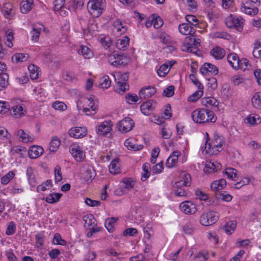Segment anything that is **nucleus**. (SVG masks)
Listing matches in <instances>:
<instances>
[{
  "label": "nucleus",
  "mask_w": 261,
  "mask_h": 261,
  "mask_svg": "<svg viewBox=\"0 0 261 261\" xmlns=\"http://www.w3.org/2000/svg\"><path fill=\"white\" fill-rule=\"evenodd\" d=\"M41 28H33L31 32L32 40L34 41H37L40 34Z\"/></svg>",
  "instance_id": "nucleus-50"
},
{
  "label": "nucleus",
  "mask_w": 261,
  "mask_h": 261,
  "mask_svg": "<svg viewBox=\"0 0 261 261\" xmlns=\"http://www.w3.org/2000/svg\"><path fill=\"white\" fill-rule=\"evenodd\" d=\"M83 5V0H72L69 6L72 7L73 9H81Z\"/></svg>",
  "instance_id": "nucleus-58"
},
{
  "label": "nucleus",
  "mask_w": 261,
  "mask_h": 261,
  "mask_svg": "<svg viewBox=\"0 0 261 261\" xmlns=\"http://www.w3.org/2000/svg\"><path fill=\"white\" fill-rule=\"evenodd\" d=\"M186 19L189 25H192L195 27L198 25V20L194 15H187L186 16Z\"/></svg>",
  "instance_id": "nucleus-51"
},
{
  "label": "nucleus",
  "mask_w": 261,
  "mask_h": 261,
  "mask_svg": "<svg viewBox=\"0 0 261 261\" xmlns=\"http://www.w3.org/2000/svg\"><path fill=\"white\" fill-rule=\"evenodd\" d=\"M252 54L254 57L256 58H259L261 57V45L260 43L257 45L255 46L252 51Z\"/></svg>",
  "instance_id": "nucleus-64"
},
{
  "label": "nucleus",
  "mask_w": 261,
  "mask_h": 261,
  "mask_svg": "<svg viewBox=\"0 0 261 261\" xmlns=\"http://www.w3.org/2000/svg\"><path fill=\"white\" fill-rule=\"evenodd\" d=\"M244 20L239 17H233L230 15L225 19V24L229 28H234L238 31H241L243 28Z\"/></svg>",
  "instance_id": "nucleus-6"
},
{
  "label": "nucleus",
  "mask_w": 261,
  "mask_h": 261,
  "mask_svg": "<svg viewBox=\"0 0 261 261\" xmlns=\"http://www.w3.org/2000/svg\"><path fill=\"white\" fill-rule=\"evenodd\" d=\"M226 186V181L225 179L222 178L216 181H213L211 184V188L212 190L216 191L217 192L221 191Z\"/></svg>",
  "instance_id": "nucleus-22"
},
{
  "label": "nucleus",
  "mask_w": 261,
  "mask_h": 261,
  "mask_svg": "<svg viewBox=\"0 0 261 261\" xmlns=\"http://www.w3.org/2000/svg\"><path fill=\"white\" fill-rule=\"evenodd\" d=\"M122 182L124 184V188L128 190L133 189L135 182L131 178H125L122 179Z\"/></svg>",
  "instance_id": "nucleus-49"
},
{
  "label": "nucleus",
  "mask_w": 261,
  "mask_h": 261,
  "mask_svg": "<svg viewBox=\"0 0 261 261\" xmlns=\"http://www.w3.org/2000/svg\"><path fill=\"white\" fill-rule=\"evenodd\" d=\"M208 140L209 138H207L205 141V149L206 148H207L208 150H211L212 149V153L214 154H217L222 150L223 142L220 137L217 135H215L212 143H208Z\"/></svg>",
  "instance_id": "nucleus-5"
},
{
  "label": "nucleus",
  "mask_w": 261,
  "mask_h": 261,
  "mask_svg": "<svg viewBox=\"0 0 261 261\" xmlns=\"http://www.w3.org/2000/svg\"><path fill=\"white\" fill-rule=\"evenodd\" d=\"M219 216L217 213L214 211H210L203 213L199 219L200 223L203 226L212 225L218 220Z\"/></svg>",
  "instance_id": "nucleus-3"
},
{
  "label": "nucleus",
  "mask_w": 261,
  "mask_h": 261,
  "mask_svg": "<svg viewBox=\"0 0 261 261\" xmlns=\"http://www.w3.org/2000/svg\"><path fill=\"white\" fill-rule=\"evenodd\" d=\"M180 155V151L178 150L173 151L172 154L167 160L166 163V166L169 168L173 167L177 162L178 156Z\"/></svg>",
  "instance_id": "nucleus-16"
},
{
  "label": "nucleus",
  "mask_w": 261,
  "mask_h": 261,
  "mask_svg": "<svg viewBox=\"0 0 261 261\" xmlns=\"http://www.w3.org/2000/svg\"><path fill=\"white\" fill-rule=\"evenodd\" d=\"M150 168V165L148 163H144L142 166V170L144 173L141 176V180L142 181L146 180L150 176V171L149 169Z\"/></svg>",
  "instance_id": "nucleus-39"
},
{
  "label": "nucleus",
  "mask_w": 261,
  "mask_h": 261,
  "mask_svg": "<svg viewBox=\"0 0 261 261\" xmlns=\"http://www.w3.org/2000/svg\"><path fill=\"white\" fill-rule=\"evenodd\" d=\"M156 93V89L152 86H148L142 88L139 92V97L142 99H146Z\"/></svg>",
  "instance_id": "nucleus-13"
},
{
  "label": "nucleus",
  "mask_w": 261,
  "mask_h": 261,
  "mask_svg": "<svg viewBox=\"0 0 261 261\" xmlns=\"http://www.w3.org/2000/svg\"><path fill=\"white\" fill-rule=\"evenodd\" d=\"M83 219L85 221V227L94 226L96 225V220L91 214L84 216Z\"/></svg>",
  "instance_id": "nucleus-26"
},
{
  "label": "nucleus",
  "mask_w": 261,
  "mask_h": 261,
  "mask_svg": "<svg viewBox=\"0 0 261 261\" xmlns=\"http://www.w3.org/2000/svg\"><path fill=\"white\" fill-rule=\"evenodd\" d=\"M17 136L19 137L20 141L24 143L32 142L33 140V138L22 129H19L17 131Z\"/></svg>",
  "instance_id": "nucleus-28"
},
{
  "label": "nucleus",
  "mask_w": 261,
  "mask_h": 261,
  "mask_svg": "<svg viewBox=\"0 0 261 261\" xmlns=\"http://www.w3.org/2000/svg\"><path fill=\"white\" fill-rule=\"evenodd\" d=\"M26 110L20 105L14 106L11 110V115L16 118H19L24 116Z\"/></svg>",
  "instance_id": "nucleus-19"
},
{
  "label": "nucleus",
  "mask_w": 261,
  "mask_h": 261,
  "mask_svg": "<svg viewBox=\"0 0 261 261\" xmlns=\"http://www.w3.org/2000/svg\"><path fill=\"white\" fill-rule=\"evenodd\" d=\"M183 180H180L175 183V186L177 188L184 186L189 187L191 185V176L189 174L185 173L183 177Z\"/></svg>",
  "instance_id": "nucleus-27"
},
{
  "label": "nucleus",
  "mask_w": 261,
  "mask_h": 261,
  "mask_svg": "<svg viewBox=\"0 0 261 261\" xmlns=\"http://www.w3.org/2000/svg\"><path fill=\"white\" fill-rule=\"evenodd\" d=\"M174 86L170 85L168 86L164 90V95L168 97L172 96L174 94Z\"/></svg>",
  "instance_id": "nucleus-60"
},
{
  "label": "nucleus",
  "mask_w": 261,
  "mask_h": 261,
  "mask_svg": "<svg viewBox=\"0 0 261 261\" xmlns=\"http://www.w3.org/2000/svg\"><path fill=\"white\" fill-rule=\"evenodd\" d=\"M117 218L112 217L108 218L105 222V227L109 232H113L114 228V225L117 220Z\"/></svg>",
  "instance_id": "nucleus-36"
},
{
  "label": "nucleus",
  "mask_w": 261,
  "mask_h": 261,
  "mask_svg": "<svg viewBox=\"0 0 261 261\" xmlns=\"http://www.w3.org/2000/svg\"><path fill=\"white\" fill-rule=\"evenodd\" d=\"M200 73L204 75H206L211 73L214 75H217L218 72V68L215 65L209 63H205L200 68Z\"/></svg>",
  "instance_id": "nucleus-11"
},
{
  "label": "nucleus",
  "mask_w": 261,
  "mask_h": 261,
  "mask_svg": "<svg viewBox=\"0 0 261 261\" xmlns=\"http://www.w3.org/2000/svg\"><path fill=\"white\" fill-rule=\"evenodd\" d=\"M90 104H91L89 108H84L83 110V112L85 113L86 115L89 116L94 115L95 113L96 106L93 103L90 102Z\"/></svg>",
  "instance_id": "nucleus-53"
},
{
  "label": "nucleus",
  "mask_w": 261,
  "mask_h": 261,
  "mask_svg": "<svg viewBox=\"0 0 261 261\" xmlns=\"http://www.w3.org/2000/svg\"><path fill=\"white\" fill-rule=\"evenodd\" d=\"M245 119L246 122L251 125L257 124L261 122V119L260 117H258L256 118L254 116L251 115H249Z\"/></svg>",
  "instance_id": "nucleus-47"
},
{
  "label": "nucleus",
  "mask_w": 261,
  "mask_h": 261,
  "mask_svg": "<svg viewBox=\"0 0 261 261\" xmlns=\"http://www.w3.org/2000/svg\"><path fill=\"white\" fill-rule=\"evenodd\" d=\"M134 125L135 122L133 119L129 117H125L119 121L118 127L120 132L125 133L132 130Z\"/></svg>",
  "instance_id": "nucleus-8"
},
{
  "label": "nucleus",
  "mask_w": 261,
  "mask_h": 261,
  "mask_svg": "<svg viewBox=\"0 0 261 261\" xmlns=\"http://www.w3.org/2000/svg\"><path fill=\"white\" fill-rule=\"evenodd\" d=\"M190 78L191 80L192 81L193 84L198 87L199 89H203V86L201 84V83L198 81V80L197 79L196 76L194 74H191L190 75Z\"/></svg>",
  "instance_id": "nucleus-62"
},
{
  "label": "nucleus",
  "mask_w": 261,
  "mask_h": 261,
  "mask_svg": "<svg viewBox=\"0 0 261 261\" xmlns=\"http://www.w3.org/2000/svg\"><path fill=\"white\" fill-rule=\"evenodd\" d=\"M203 94V92L202 89H198V90L195 91L188 97V100L189 101L195 102L200 98L202 96Z\"/></svg>",
  "instance_id": "nucleus-41"
},
{
  "label": "nucleus",
  "mask_w": 261,
  "mask_h": 261,
  "mask_svg": "<svg viewBox=\"0 0 261 261\" xmlns=\"http://www.w3.org/2000/svg\"><path fill=\"white\" fill-rule=\"evenodd\" d=\"M170 68L168 64H164L160 66L157 73L160 76H165L168 73Z\"/></svg>",
  "instance_id": "nucleus-45"
},
{
  "label": "nucleus",
  "mask_w": 261,
  "mask_h": 261,
  "mask_svg": "<svg viewBox=\"0 0 261 261\" xmlns=\"http://www.w3.org/2000/svg\"><path fill=\"white\" fill-rule=\"evenodd\" d=\"M52 107L56 110L64 111L67 108V106L63 102L56 101L52 104Z\"/></svg>",
  "instance_id": "nucleus-55"
},
{
  "label": "nucleus",
  "mask_w": 261,
  "mask_h": 261,
  "mask_svg": "<svg viewBox=\"0 0 261 261\" xmlns=\"http://www.w3.org/2000/svg\"><path fill=\"white\" fill-rule=\"evenodd\" d=\"M70 152L77 162L82 161L85 157L84 152L77 143H72L69 147Z\"/></svg>",
  "instance_id": "nucleus-7"
},
{
  "label": "nucleus",
  "mask_w": 261,
  "mask_h": 261,
  "mask_svg": "<svg viewBox=\"0 0 261 261\" xmlns=\"http://www.w3.org/2000/svg\"><path fill=\"white\" fill-rule=\"evenodd\" d=\"M179 208L181 212L186 215H193L197 211L196 205L190 201L181 202L179 205Z\"/></svg>",
  "instance_id": "nucleus-9"
},
{
  "label": "nucleus",
  "mask_w": 261,
  "mask_h": 261,
  "mask_svg": "<svg viewBox=\"0 0 261 261\" xmlns=\"http://www.w3.org/2000/svg\"><path fill=\"white\" fill-rule=\"evenodd\" d=\"M15 175L13 171H9L6 175L4 176L1 179V183L4 185L8 184Z\"/></svg>",
  "instance_id": "nucleus-48"
},
{
  "label": "nucleus",
  "mask_w": 261,
  "mask_h": 261,
  "mask_svg": "<svg viewBox=\"0 0 261 261\" xmlns=\"http://www.w3.org/2000/svg\"><path fill=\"white\" fill-rule=\"evenodd\" d=\"M29 55L28 54H24L22 53H16L14 54L12 57V61L13 62H23L28 60Z\"/></svg>",
  "instance_id": "nucleus-34"
},
{
  "label": "nucleus",
  "mask_w": 261,
  "mask_h": 261,
  "mask_svg": "<svg viewBox=\"0 0 261 261\" xmlns=\"http://www.w3.org/2000/svg\"><path fill=\"white\" fill-rule=\"evenodd\" d=\"M227 61L234 69L239 68V58L236 53H230L227 56Z\"/></svg>",
  "instance_id": "nucleus-18"
},
{
  "label": "nucleus",
  "mask_w": 261,
  "mask_h": 261,
  "mask_svg": "<svg viewBox=\"0 0 261 261\" xmlns=\"http://www.w3.org/2000/svg\"><path fill=\"white\" fill-rule=\"evenodd\" d=\"M163 162H161L160 163L153 166L152 168V171L153 173L159 174L162 172L163 170Z\"/></svg>",
  "instance_id": "nucleus-63"
},
{
  "label": "nucleus",
  "mask_w": 261,
  "mask_h": 261,
  "mask_svg": "<svg viewBox=\"0 0 261 261\" xmlns=\"http://www.w3.org/2000/svg\"><path fill=\"white\" fill-rule=\"evenodd\" d=\"M193 120L196 123H214L217 120V117L213 111L208 109H199L194 110L191 114Z\"/></svg>",
  "instance_id": "nucleus-1"
},
{
  "label": "nucleus",
  "mask_w": 261,
  "mask_h": 261,
  "mask_svg": "<svg viewBox=\"0 0 261 261\" xmlns=\"http://www.w3.org/2000/svg\"><path fill=\"white\" fill-rule=\"evenodd\" d=\"M87 133L86 128L82 127H72L68 131L69 135L76 139L83 138L87 135Z\"/></svg>",
  "instance_id": "nucleus-12"
},
{
  "label": "nucleus",
  "mask_w": 261,
  "mask_h": 261,
  "mask_svg": "<svg viewBox=\"0 0 261 261\" xmlns=\"http://www.w3.org/2000/svg\"><path fill=\"white\" fill-rule=\"evenodd\" d=\"M9 75L3 73L0 75V91L5 90L9 85Z\"/></svg>",
  "instance_id": "nucleus-33"
},
{
  "label": "nucleus",
  "mask_w": 261,
  "mask_h": 261,
  "mask_svg": "<svg viewBox=\"0 0 261 261\" xmlns=\"http://www.w3.org/2000/svg\"><path fill=\"white\" fill-rule=\"evenodd\" d=\"M237 224L235 221H230L225 223L223 230L228 234H231L236 229Z\"/></svg>",
  "instance_id": "nucleus-30"
},
{
  "label": "nucleus",
  "mask_w": 261,
  "mask_h": 261,
  "mask_svg": "<svg viewBox=\"0 0 261 261\" xmlns=\"http://www.w3.org/2000/svg\"><path fill=\"white\" fill-rule=\"evenodd\" d=\"M237 171L231 168H228L226 169L224 174L227 175V177L234 179L237 177Z\"/></svg>",
  "instance_id": "nucleus-46"
},
{
  "label": "nucleus",
  "mask_w": 261,
  "mask_h": 261,
  "mask_svg": "<svg viewBox=\"0 0 261 261\" xmlns=\"http://www.w3.org/2000/svg\"><path fill=\"white\" fill-rule=\"evenodd\" d=\"M216 197L217 199H221L226 202H229L231 200L232 196L227 193L225 191H218L216 193Z\"/></svg>",
  "instance_id": "nucleus-29"
},
{
  "label": "nucleus",
  "mask_w": 261,
  "mask_h": 261,
  "mask_svg": "<svg viewBox=\"0 0 261 261\" xmlns=\"http://www.w3.org/2000/svg\"><path fill=\"white\" fill-rule=\"evenodd\" d=\"M125 99H126L127 102H128L129 103H133V102H137L139 100V98L137 95H136V94L133 95V94H127L125 96Z\"/></svg>",
  "instance_id": "nucleus-61"
},
{
  "label": "nucleus",
  "mask_w": 261,
  "mask_h": 261,
  "mask_svg": "<svg viewBox=\"0 0 261 261\" xmlns=\"http://www.w3.org/2000/svg\"><path fill=\"white\" fill-rule=\"evenodd\" d=\"M249 182L250 179L248 177H244L241 180L237 182L236 184H234V188L236 189H239L243 186L249 184Z\"/></svg>",
  "instance_id": "nucleus-59"
},
{
  "label": "nucleus",
  "mask_w": 261,
  "mask_h": 261,
  "mask_svg": "<svg viewBox=\"0 0 261 261\" xmlns=\"http://www.w3.org/2000/svg\"><path fill=\"white\" fill-rule=\"evenodd\" d=\"M5 37L7 39L6 45L11 48L13 46L12 40H13V34L12 31L8 30L5 33Z\"/></svg>",
  "instance_id": "nucleus-43"
},
{
  "label": "nucleus",
  "mask_w": 261,
  "mask_h": 261,
  "mask_svg": "<svg viewBox=\"0 0 261 261\" xmlns=\"http://www.w3.org/2000/svg\"><path fill=\"white\" fill-rule=\"evenodd\" d=\"M111 84V81L108 75H105L100 79L99 85L102 88L108 89Z\"/></svg>",
  "instance_id": "nucleus-40"
},
{
  "label": "nucleus",
  "mask_w": 261,
  "mask_h": 261,
  "mask_svg": "<svg viewBox=\"0 0 261 261\" xmlns=\"http://www.w3.org/2000/svg\"><path fill=\"white\" fill-rule=\"evenodd\" d=\"M105 7V0H89L87 5L89 12L95 18L101 15Z\"/></svg>",
  "instance_id": "nucleus-2"
},
{
  "label": "nucleus",
  "mask_w": 261,
  "mask_h": 261,
  "mask_svg": "<svg viewBox=\"0 0 261 261\" xmlns=\"http://www.w3.org/2000/svg\"><path fill=\"white\" fill-rule=\"evenodd\" d=\"M194 227L192 223L189 222L183 226L182 230L187 234H191L193 233Z\"/></svg>",
  "instance_id": "nucleus-56"
},
{
  "label": "nucleus",
  "mask_w": 261,
  "mask_h": 261,
  "mask_svg": "<svg viewBox=\"0 0 261 261\" xmlns=\"http://www.w3.org/2000/svg\"><path fill=\"white\" fill-rule=\"evenodd\" d=\"M43 148L40 146L33 145L29 148L28 154L31 159H36L43 153Z\"/></svg>",
  "instance_id": "nucleus-15"
},
{
  "label": "nucleus",
  "mask_w": 261,
  "mask_h": 261,
  "mask_svg": "<svg viewBox=\"0 0 261 261\" xmlns=\"http://www.w3.org/2000/svg\"><path fill=\"white\" fill-rule=\"evenodd\" d=\"M210 54L216 60H221L225 56V51L220 47L216 46L211 49Z\"/></svg>",
  "instance_id": "nucleus-21"
},
{
  "label": "nucleus",
  "mask_w": 261,
  "mask_h": 261,
  "mask_svg": "<svg viewBox=\"0 0 261 261\" xmlns=\"http://www.w3.org/2000/svg\"><path fill=\"white\" fill-rule=\"evenodd\" d=\"M78 53L80 55H82L85 59H89L92 55V52L90 49L88 47L84 45L80 46Z\"/></svg>",
  "instance_id": "nucleus-37"
},
{
  "label": "nucleus",
  "mask_w": 261,
  "mask_h": 261,
  "mask_svg": "<svg viewBox=\"0 0 261 261\" xmlns=\"http://www.w3.org/2000/svg\"><path fill=\"white\" fill-rule=\"evenodd\" d=\"M119 161V159H115L111 162L109 166V171L111 173L116 174L120 172Z\"/></svg>",
  "instance_id": "nucleus-25"
},
{
  "label": "nucleus",
  "mask_w": 261,
  "mask_h": 261,
  "mask_svg": "<svg viewBox=\"0 0 261 261\" xmlns=\"http://www.w3.org/2000/svg\"><path fill=\"white\" fill-rule=\"evenodd\" d=\"M53 243L56 245H61L65 246L66 245V242L65 240L62 239L60 234L56 233L55 234Z\"/></svg>",
  "instance_id": "nucleus-44"
},
{
  "label": "nucleus",
  "mask_w": 261,
  "mask_h": 261,
  "mask_svg": "<svg viewBox=\"0 0 261 261\" xmlns=\"http://www.w3.org/2000/svg\"><path fill=\"white\" fill-rule=\"evenodd\" d=\"M152 20L153 26L155 28L158 29L163 24V21L160 16L155 17V15H152Z\"/></svg>",
  "instance_id": "nucleus-54"
},
{
  "label": "nucleus",
  "mask_w": 261,
  "mask_h": 261,
  "mask_svg": "<svg viewBox=\"0 0 261 261\" xmlns=\"http://www.w3.org/2000/svg\"><path fill=\"white\" fill-rule=\"evenodd\" d=\"M2 11L5 17L10 19L15 14L13 7L11 3H6L4 5Z\"/></svg>",
  "instance_id": "nucleus-20"
},
{
  "label": "nucleus",
  "mask_w": 261,
  "mask_h": 261,
  "mask_svg": "<svg viewBox=\"0 0 261 261\" xmlns=\"http://www.w3.org/2000/svg\"><path fill=\"white\" fill-rule=\"evenodd\" d=\"M109 62L112 66L118 67L126 65L129 59L123 55L114 54L109 56Z\"/></svg>",
  "instance_id": "nucleus-4"
},
{
  "label": "nucleus",
  "mask_w": 261,
  "mask_h": 261,
  "mask_svg": "<svg viewBox=\"0 0 261 261\" xmlns=\"http://www.w3.org/2000/svg\"><path fill=\"white\" fill-rule=\"evenodd\" d=\"M27 175L29 184L32 186H35L36 180L34 175V169L31 167H29L27 170Z\"/></svg>",
  "instance_id": "nucleus-31"
},
{
  "label": "nucleus",
  "mask_w": 261,
  "mask_h": 261,
  "mask_svg": "<svg viewBox=\"0 0 261 261\" xmlns=\"http://www.w3.org/2000/svg\"><path fill=\"white\" fill-rule=\"evenodd\" d=\"M129 38L125 36L122 39H118L116 42V47L119 50H124L129 44Z\"/></svg>",
  "instance_id": "nucleus-24"
},
{
  "label": "nucleus",
  "mask_w": 261,
  "mask_h": 261,
  "mask_svg": "<svg viewBox=\"0 0 261 261\" xmlns=\"http://www.w3.org/2000/svg\"><path fill=\"white\" fill-rule=\"evenodd\" d=\"M33 4V0L22 1L20 4L21 12L23 14L28 13L31 10Z\"/></svg>",
  "instance_id": "nucleus-23"
},
{
  "label": "nucleus",
  "mask_w": 261,
  "mask_h": 261,
  "mask_svg": "<svg viewBox=\"0 0 261 261\" xmlns=\"http://www.w3.org/2000/svg\"><path fill=\"white\" fill-rule=\"evenodd\" d=\"M251 102L253 107H261V92H256L251 99Z\"/></svg>",
  "instance_id": "nucleus-38"
},
{
  "label": "nucleus",
  "mask_w": 261,
  "mask_h": 261,
  "mask_svg": "<svg viewBox=\"0 0 261 261\" xmlns=\"http://www.w3.org/2000/svg\"><path fill=\"white\" fill-rule=\"evenodd\" d=\"M241 11L249 15H254L258 12L257 8H251L249 6H246L245 3H241Z\"/></svg>",
  "instance_id": "nucleus-32"
},
{
  "label": "nucleus",
  "mask_w": 261,
  "mask_h": 261,
  "mask_svg": "<svg viewBox=\"0 0 261 261\" xmlns=\"http://www.w3.org/2000/svg\"><path fill=\"white\" fill-rule=\"evenodd\" d=\"M60 145V141L57 137H54L49 143V149L50 152H56Z\"/></svg>",
  "instance_id": "nucleus-35"
},
{
  "label": "nucleus",
  "mask_w": 261,
  "mask_h": 261,
  "mask_svg": "<svg viewBox=\"0 0 261 261\" xmlns=\"http://www.w3.org/2000/svg\"><path fill=\"white\" fill-rule=\"evenodd\" d=\"M16 231V224L13 221H11L8 224L6 233L8 236L13 234Z\"/></svg>",
  "instance_id": "nucleus-52"
},
{
  "label": "nucleus",
  "mask_w": 261,
  "mask_h": 261,
  "mask_svg": "<svg viewBox=\"0 0 261 261\" xmlns=\"http://www.w3.org/2000/svg\"><path fill=\"white\" fill-rule=\"evenodd\" d=\"M178 30L179 32L185 35H190L194 36L195 30L192 28L188 23H182L179 25Z\"/></svg>",
  "instance_id": "nucleus-17"
},
{
  "label": "nucleus",
  "mask_w": 261,
  "mask_h": 261,
  "mask_svg": "<svg viewBox=\"0 0 261 261\" xmlns=\"http://www.w3.org/2000/svg\"><path fill=\"white\" fill-rule=\"evenodd\" d=\"M156 102L153 100H149L141 105L140 109L142 113L146 116L150 115L154 111Z\"/></svg>",
  "instance_id": "nucleus-10"
},
{
  "label": "nucleus",
  "mask_w": 261,
  "mask_h": 261,
  "mask_svg": "<svg viewBox=\"0 0 261 261\" xmlns=\"http://www.w3.org/2000/svg\"><path fill=\"white\" fill-rule=\"evenodd\" d=\"M28 69L30 71V77L32 80H36L38 78L39 72L37 66L34 65H30L28 66Z\"/></svg>",
  "instance_id": "nucleus-42"
},
{
  "label": "nucleus",
  "mask_w": 261,
  "mask_h": 261,
  "mask_svg": "<svg viewBox=\"0 0 261 261\" xmlns=\"http://www.w3.org/2000/svg\"><path fill=\"white\" fill-rule=\"evenodd\" d=\"M112 123L111 120L105 121L99 125L97 133L100 135L105 136L109 133L112 129Z\"/></svg>",
  "instance_id": "nucleus-14"
},
{
  "label": "nucleus",
  "mask_w": 261,
  "mask_h": 261,
  "mask_svg": "<svg viewBox=\"0 0 261 261\" xmlns=\"http://www.w3.org/2000/svg\"><path fill=\"white\" fill-rule=\"evenodd\" d=\"M55 181L56 182L60 181L62 179L61 169L59 166H57L54 170Z\"/></svg>",
  "instance_id": "nucleus-57"
}]
</instances>
